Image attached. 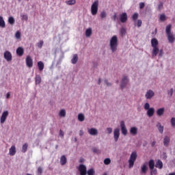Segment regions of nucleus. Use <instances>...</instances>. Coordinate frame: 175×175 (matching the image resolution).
<instances>
[{"instance_id":"f257e3e1","label":"nucleus","mask_w":175,"mask_h":175,"mask_svg":"<svg viewBox=\"0 0 175 175\" xmlns=\"http://www.w3.org/2000/svg\"><path fill=\"white\" fill-rule=\"evenodd\" d=\"M158 40L157 38H152L151 46L152 47V57H157L159 53V48L158 47Z\"/></svg>"},{"instance_id":"f03ea898","label":"nucleus","mask_w":175,"mask_h":175,"mask_svg":"<svg viewBox=\"0 0 175 175\" xmlns=\"http://www.w3.org/2000/svg\"><path fill=\"white\" fill-rule=\"evenodd\" d=\"M109 46L111 47V51L114 53L117 50V47L118 46V38H117V36H113L111 40H110V43Z\"/></svg>"},{"instance_id":"7ed1b4c3","label":"nucleus","mask_w":175,"mask_h":175,"mask_svg":"<svg viewBox=\"0 0 175 175\" xmlns=\"http://www.w3.org/2000/svg\"><path fill=\"white\" fill-rule=\"evenodd\" d=\"M99 8V1H95L91 6V14L92 16H96L98 14V10Z\"/></svg>"},{"instance_id":"20e7f679","label":"nucleus","mask_w":175,"mask_h":175,"mask_svg":"<svg viewBox=\"0 0 175 175\" xmlns=\"http://www.w3.org/2000/svg\"><path fill=\"white\" fill-rule=\"evenodd\" d=\"M137 158V153H136V152H133L129 160V167L130 169L133 166V165H135V162Z\"/></svg>"},{"instance_id":"39448f33","label":"nucleus","mask_w":175,"mask_h":175,"mask_svg":"<svg viewBox=\"0 0 175 175\" xmlns=\"http://www.w3.org/2000/svg\"><path fill=\"white\" fill-rule=\"evenodd\" d=\"M3 57L7 61V62H10L13 59V56L12 55V53L9 51H6L3 53Z\"/></svg>"},{"instance_id":"423d86ee","label":"nucleus","mask_w":175,"mask_h":175,"mask_svg":"<svg viewBox=\"0 0 175 175\" xmlns=\"http://www.w3.org/2000/svg\"><path fill=\"white\" fill-rule=\"evenodd\" d=\"M120 128L122 135H124V136H126V135H128V129H126V126H125V122H120Z\"/></svg>"},{"instance_id":"0eeeda50","label":"nucleus","mask_w":175,"mask_h":175,"mask_svg":"<svg viewBox=\"0 0 175 175\" xmlns=\"http://www.w3.org/2000/svg\"><path fill=\"white\" fill-rule=\"evenodd\" d=\"M78 170L80 172L81 175H86L87 174V167L85 165L81 164L79 166Z\"/></svg>"},{"instance_id":"6e6552de","label":"nucleus","mask_w":175,"mask_h":175,"mask_svg":"<svg viewBox=\"0 0 175 175\" xmlns=\"http://www.w3.org/2000/svg\"><path fill=\"white\" fill-rule=\"evenodd\" d=\"M26 65L27 68H32L33 66V60L31 56H27L26 57Z\"/></svg>"},{"instance_id":"1a4fd4ad","label":"nucleus","mask_w":175,"mask_h":175,"mask_svg":"<svg viewBox=\"0 0 175 175\" xmlns=\"http://www.w3.org/2000/svg\"><path fill=\"white\" fill-rule=\"evenodd\" d=\"M8 116H9V111H4L0 118V122L1 124H3L6 121V118H8Z\"/></svg>"},{"instance_id":"9d476101","label":"nucleus","mask_w":175,"mask_h":175,"mask_svg":"<svg viewBox=\"0 0 175 175\" xmlns=\"http://www.w3.org/2000/svg\"><path fill=\"white\" fill-rule=\"evenodd\" d=\"M128 77L124 76L122 79V83L120 85V88L121 90H124V88H125V87L126 86V84H128Z\"/></svg>"},{"instance_id":"9b49d317","label":"nucleus","mask_w":175,"mask_h":175,"mask_svg":"<svg viewBox=\"0 0 175 175\" xmlns=\"http://www.w3.org/2000/svg\"><path fill=\"white\" fill-rule=\"evenodd\" d=\"M120 20L122 23H126L128 21V14L126 12H123L120 15Z\"/></svg>"},{"instance_id":"f8f14e48","label":"nucleus","mask_w":175,"mask_h":175,"mask_svg":"<svg viewBox=\"0 0 175 175\" xmlns=\"http://www.w3.org/2000/svg\"><path fill=\"white\" fill-rule=\"evenodd\" d=\"M113 137L115 142H118V139H120V129H116L113 131Z\"/></svg>"},{"instance_id":"ddd939ff","label":"nucleus","mask_w":175,"mask_h":175,"mask_svg":"<svg viewBox=\"0 0 175 175\" xmlns=\"http://www.w3.org/2000/svg\"><path fill=\"white\" fill-rule=\"evenodd\" d=\"M88 133H90L92 136H96V135H98V129L95 128L89 129Z\"/></svg>"},{"instance_id":"4468645a","label":"nucleus","mask_w":175,"mask_h":175,"mask_svg":"<svg viewBox=\"0 0 175 175\" xmlns=\"http://www.w3.org/2000/svg\"><path fill=\"white\" fill-rule=\"evenodd\" d=\"M9 154L11 157H14V155H16V146H12L9 150Z\"/></svg>"},{"instance_id":"2eb2a0df","label":"nucleus","mask_w":175,"mask_h":175,"mask_svg":"<svg viewBox=\"0 0 175 175\" xmlns=\"http://www.w3.org/2000/svg\"><path fill=\"white\" fill-rule=\"evenodd\" d=\"M16 54L17 55H19V57H23V55H24V49H23V47H18L16 49Z\"/></svg>"},{"instance_id":"dca6fc26","label":"nucleus","mask_w":175,"mask_h":175,"mask_svg":"<svg viewBox=\"0 0 175 175\" xmlns=\"http://www.w3.org/2000/svg\"><path fill=\"white\" fill-rule=\"evenodd\" d=\"M146 99H151L154 96V92L152 90H149L146 92L145 95Z\"/></svg>"},{"instance_id":"f3484780","label":"nucleus","mask_w":175,"mask_h":175,"mask_svg":"<svg viewBox=\"0 0 175 175\" xmlns=\"http://www.w3.org/2000/svg\"><path fill=\"white\" fill-rule=\"evenodd\" d=\"M169 43H174V36L172 33L167 34Z\"/></svg>"},{"instance_id":"a211bd4d","label":"nucleus","mask_w":175,"mask_h":175,"mask_svg":"<svg viewBox=\"0 0 175 175\" xmlns=\"http://www.w3.org/2000/svg\"><path fill=\"white\" fill-rule=\"evenodd\" d=\"M130 133L133 136H136V135H137V127H131L130 129Z\"/></svg>"},{"instance_id":"6ab92c4d","label":"nucleus","mask_w":175,"mask_h":175,"mask_svg":"<svg viewBox=\"0 0 175 175\" xmlns=\"http://www.w3.org/2000/svg\"><path fill=\"white\" fill-rule=\"evenodd\" d=\"M154 113H155V109L154 108H150L147 111V116L148 117H152V116H154Z\"/></svg>"},{"instance_id":"aec40b11","label":"nucleus","mask_w":175,"mask_h":175,"mask_svg":"<svg viewBox=\"0 0 175 175\" xmlns=\"http://www.w3.org/2000/svg\"><path fill=\"white\" fill-rule=\"evenodd\" d=\"M155 167H157L158 169H162V167H163V163H162V161L157 160L155 164Z\"/></svg>"},{"instance_id":"412c9836","label":"nucleus","mask_w":175,"mask_h":175,"mask_svg":"<svg viewBox=\"0 0 175 175\" xmlns=\"http://www.w3.org/2000/svg\"><path fill=\"white\" fill-rule=\"evenodd\" d=\"M170 143V137L165 136L163 139V144L165 147H167L169 146V144Z\"/></svg>"},{"instance_id":"4be33fe9","label":"nucleus","mask_w":175,"mask_h":175,"mask_svg":"<svg viewBox=\"0 0 175 175\" xmlns=\"http://www.w3.org/2000/svg\"><path fill=\"white\" fill-rule=\"evenodd\" d=\"M67 159L65 155H62L60 158V164L62 165H66Z\"/></svg>"},{"instance_id":"5701e85b","label":"nucleus","mask_w":175,"mask_h":175,"mask_svg":"<svg viewBox=\"0 0 175 175\" xmlns=\"http://www.w3.org/2000/svg\"><path fill=\"white\" fill-rule=\"evenodd\" d=\"M37 65H38V69L40 72H42V70H43L44 69V64H43V62H42V61L38 62Z\"/></svg>"},{"instance_id":"b1692460","label":"nucleus","mask_w":175,"mask_h":175,"mask_svg":"<svg viewBox=\"0 0 175 175\" xmlns=\"http://www.w3.org/2000/svg\"><path fill=\"white\" fill-rule=\"evenodd\" d=\"M165 113V108H160L157 111V116H159V117H161V116H163V113Z\"/></svg>"},{"instance_id":"393cba45","label":"nucleus","mask_w":175,"mask_h":175,"mask_svg":"<svg viewBox=\"0 0 175 175\" xmlns=\"http://www.w3.org/2000/svg\"><path fill=\"white\" fill-rule=\"evenodd\" d=\"M6 27V24L5 23V21L3 20V17L0 16V27L5 28Z\"/></svg>"},{"instance_id":"a878e982","label":"nucleus","mask_w":175,"mask_h":175,"mask_svg":"<svg viewBox=\"0 0 175 175\" xmlns=\"http://www.w3.org/2000/svg\"><path fill=\"white\" fill-rule=\"evenodd\" d=\"M154 167H155V162L154 161V160L151 159V160L149 161L150 170L154 169Z\"/></svg>"},{"instance_id":"bb28decb","label":"nucleus","mask_w":175,"mask_h":175,"mask_svg":"<svg viewBox=\"0 0 175 175\" xmlns=\"http://www.w3.org/2000/svg\"><path fill=\"white\" fill-rule=\"evenodd\" d=\"M77 61H79V57L77 56V54H75L73 55V57L71 59V62L72 64H77Z\"/></svg>"},{"instance_id":"cd10ccee","label":"nucleus","mask_w":175,"mask_h":175,"mask_svg":"<svg viewBox=\"0 0 175 175\" xmlns=\"http://www.w3.org/2000/svg\"><path fill=\"white\" fill-rule=\"evenodd\" d=\"M92 35V29L91 28H88V29H86L85 31V36L87 38H90V36Z\"/></svg>"},{"instance_id":"c85d7f7f","label":"nucleus","mask_w":175,"mask_h":175,"mask_svg":"<svg viewBox=\"0 0 175 175\" xmlns=\"http://www.w3.org/2000/svg\"><path fill=\"white\" fill-rule=\"evenodd\" d=\"M165 32H166L167 35H170V33H172V25H168L166 27Z\"/></svg>"},{"instance_id":"c756f323","label":"nucleus","mask_w":175,"mask_h":175,"mask_svg":"<svg viewBox=\"0 0 175 175\" xmlns=\"http://www.w3.org/2000/svg\"><path fill=\"white\" fill-rule=\"evenodd\" d=\"M148 169V167H147V165H146V164H144L141 167L142 173H144V174H146V173H147Z\"/></svg>"},{"instance_id":"7c9ffc66","label":"nucleus","mask_w":175,"mask_h":175,"mask_svg":"<svg viewBox=\"0 0 175 175\" xmlns=\"http://www.w3.org/2000/svg\"><path fill=\"white\" fill-rule=\"evenodd\" d=\"M36 84H40L42 83V77L40 75H37L35 78Z\"/></svg>"},{"instance_id":"2f4dec72","label":"nucleus","mask_w":175,"mask_h":175,"mask_svg":"<svg viewBox=\"0 0 175 175\" xmlns=\"http://www.w3.org/2000/svg\"><path fill=\"white\" fill-rule=\"evenodd\" d=\"M85 119V117L84 116V115L83 113H79L78 115V120L81 122H83V121H84Z\"/></svg>"},{"instance_id":"473e14b6","label":"nucleus","mask_w":175,"mask_h":175,"mask_svg":"<svg viewBox=\"0 0 175 175\" xmlns=\"http://www.w3.org/2000/svg\"><path fill=\"white\" fill-rule=\"evenodd\" d=\"M157 126L160 133H163V126L161 125V123H158L157 124Z\"/></svg>"},{"instance_id":"72a5a7b5","label":"nucleus","mask_w":175,"mask_h":175,"mask_svg":"<svg viewBox=\"0 0 175 175\" xmlns=\"http://www.w3.org/2000/svg\"><path fill=\"white\" fill-rule=\"evenodd\" d=\"M27 150H28V144H25L22 146V152H27Z\"/></svg>"},{"instance_id":"f704fd0d","label":"nucleus","mask_w":175,"mask_h":175,"mask_svg":"<svg viewBox=\"0 0 175 175\" xmlns=\"http://www.w3.org/2000/svg\"><path fill=\"white\" fill-rule=\"evenodd\" d=\"M59 117H66V111L65 109H62L59 113Z\"/></svg>"},{"instance_id":"c9c22d12","label":"nucleus","mask_w":175,"mask_h":175,"mask_svg":"<svg viewBox=\"0 0 175 175\" xmlns=\"http://www.w3.org/2000/svg\"><path fill=\"white\" fill-rule=\"evenodd\" d=\"M8 23L11 25H13L15 23L14 18H13V16H10L8 18Z\"/></svg>"},{"instance_id":"e433bc0d","label":"nucleus","mask_w":175,"mask_h":175,"mask_svg":"<svg viewBox=\"0 0 175 175\" xmlns=\"http://www.w3.org/2000/svg\"><path fill=\"white\" fill-rule=\"evenodd\" d=\"M66 3L68 5H72L76 4V0H70L66 2Z\"/></svg>"},{"instance_id":"4c0bfd02","label":"nucleus","mask_w":175,"mask_h":175,"mask_svg":"<svg viewBox=\"0 0 175 175\" xmlns=\"http://www.w3.org/2000/svg\"><path fill=\"white\" fill-rule=\"evenodd\" d=\"M132 18L134 21H136V20L139 18V14H137V12L134 13L132 16Z\"/></svg>"},{"instance_id":"58836bf2","label":"nucleus","mask_w":175,"mask_h":175,"mask_svg":"<svg viewBox=\"0 0 175 175\" xmlns=\"http://www.w3.org/2000/svg\"><path fill=\"white\" fill-rule=\"evenodd\" d=\"M104 163L105 165H110V163H111V160L109 158L105 159Z\"/></svg>"},{"instance_id":"ea45409f","label":"nucleus","mask_w":175,"mask_h":175,"mask_svg":"<svg viewBox=\"0 0 175 175\" xmlns=\"http://www.w3.org/2000/svg\"><path fill=\"white\" fill-rule=\"evenodd\" d=\"M88 175H94L95 171L94 170V169L91 168L90 170H88Z\"/></svg>"},{"instance_id":"a19ab883","label":"nucleus","mask_w":175,"mask_h":175,"mask_svg":"<svg viewBox=\"0 0 175 175\" xmlns=\"http://www.w3.org/2000/svg\"><path fill=\"white\" fill-rule=\"evenodd\" d=\"M44 43V42H43V40H40V42L38 43V49H42V47H43Z\"/></svg>"},{"instance_id":"79ce46f5","label":"nucleus","mask_w":175,"mask_h":175,"mask_svg":"<svg viewBox=\"0 0 175 175\" xmlns=\"http://www.w3.org/2000/svg\"><path fill=\"white\" fill-rule=\"evenodd\" d=\"M125 33H126V30L125 29V28L122 27L120 29V34L122 35V36H124V35H125Z\"/></svg>"},{"instance_id":"37998d69","label":"nucleus","mask_w":175,"mask_h":175,"mask_svg":"<svg viewBox=\"0 0 175 175\" xmlns=\"http://www.w3.org/2000/svg\"><path fill=\"white\" fill-rule=\"evenodd\" d=\"M170 122L172 128H175V118H172Z\"/></svg>"},{"instance_id":"c03bdc74","label":"nucleus","mask_w":175,"mask_h":175,"mask_svg":"<svg viewBox=\"0 0 175 175\" xmlns=\"http://www.w3.org/2000/svg\"><path fill=\"white\" fill-rule=\"evenodd\" d=\"M150 175H155L157 174V173H158V171L157 170V169H152V170H150Z\"/></svg>"},{"instance_id":"a18cd8bd","label":"nucleus","mask_w":175,"mask_h":175,"mask_svg":"<svg viewBox=\"0 0 175 175\" xmlns=\"http://www.w3.org/2000/svg\"><path fill=\"white\" fill-rule=\"evenodd\" d=\"M15 37L16 39H20V38H21V33L20 31H16Z\"/></svg>"},{"instance_id":"49530a36","label":"nucleus","mask_w":175,"mask_h":175,"mask_svg":"<svg viewBox=\"0 0 175 175\" xmlns=\"http://www.w3.org/2000/svg\"><path fill=\"white\" fill-rule=\"evenodd\" d=\"M160 20H161V21H165V20H166V16L163 14H161Z\"/></svg>"},{"instance_id":"de8ad7c7","label":"nucleus","mask_w":175,"mask_h":175,"mask_svg":"<svg viewBox=\"0 0 175 175\" xmlns=\"http://www.w3.org/2000/svg\"><path fill=\"white\" fill-rule=\"evenodd\" d=\"M142 24H143V22L142 21V20L139 19L137 21V23L138 28H140V27H142Z\"/></svg>"},{"instance_id":"09e8293b","label":"nucleus","mask_w":175,"mask_h":175,"mask_svg":"<svg viewBox=\"0 0 175 175\" xmlns=\"http://www.w3.org/2000/svg\"><path fill=\"white\" fill-rule=\"evenodd\" d=\"M144 109H145V110H149V109H150V104L148 103H145Z\"/></svg>"},{"instance_id":"8fccbe9b","label":"nucleus","mask_w":175,"mask_h":175,"mask_svg":"<svg viewBox=\"0 0 175 175\" xmlns=\"http://www.w3.org/2000/svg\"><path fill=\"white\" fill-rule=\"evenodd\" d=\"M38 173L39 174H42L43 173V169H42L41 167H39L38 168Z\"/></svg>"},{"instance_id":"3c124183","label":"nucleus","mask_w":175,"mask_h":175,"mask_svg":"<svg viewBox=\"0 0 175 175\" xmlns=\"http://www.w3.org/2000/svg\"><path fill=\"white\" fill-rule=\"evenodd\" d=\"M100 18H106V12H101Z\"/></svg>"},{"instance_id":"603ef678","label":"nucleus","mask_w":175,"mask_h":175,"mask_svg":"<svg viewBox=\"0 0 175 175\" xmlns=\"http://www.w3.org/2000/svg\"><path fill=\"white\" fill-rule=\"evenodd\" d=\"M144 6H146V4H144V3H139V9H144Z\"/></svg>"},{"instance_id":"864d4df0","label":"nucleus","mask_w":175,"mask_h":175,"mask_svg":"<svg viewBox=\"0 0 175 175\" xmlns=\"http://www.w3.org/2000/svg\"><path fill=\"white\" fill-rule=\"evenodd\" d=\"M159 57H163V50L161 49L160 51H159L158 53Z\"/></svg>"},{"instance_id":"5fc2aeb1","label":"nucleus","mask_w":175,"mask_h":175,"mask_svg":"<svg viewBox=\"0 0 175 175\" xmlns=\"http://www.w3.org/2000/svg\"><path fill=\"white\" fill-rule=\"evenodd\" d=\"M93 152H95L96 154H98L99 152V149L97 148H94L92 149Z\"/></svg>"},{"instance_id":"6e6d98bb","label":"nucleus","mask_w":175,"mask_h":175,"mask_svg":"<svg viewBox=\"0 0 175 175\" xmlns=\"http://www.w3.org/2000/svg\"><path fill=\"white\" fill-rule=\"evenodd\" d=\"M107 131L109 135H110V133H111V132H113V129L109 127L107 129Z\"/></svg>"},{"instance_id":"4d7b16f0","label":"nucleus","mask_w":175,"mask_h":175,"mask_svg":"<svg viewBox=\"0 0 175 175\" xmlns=\"http://www.w3.org/2000/svg\"><path fill=\"white\" fill-rule=\"evenodd\" d=\"M22 20L27 21L28 20V16H27V15H23Z\"/></svg>"},{"instance_id":"13d9d810","label":"nucleus","mask_w":175,"mask_h":175,"mask_svg":"<svg viewBox=\"0 0 175 175\" xmlns=\"http://www.w3.org/2000/svg\"><path fill=\"white\" fill-rule=\"evenodd\" d=\"M64 131H62V130L59 131V136H62V137H64Z\"/></svg>"},{"instance_id":"bf43d9fd","label":"nucleus","mask_w":175,"mask_h":175,"mask_svg":"<svg viewBox=\"0 0 175 175\" xmlns=\"http://www.w3.org/2000/svg\"><path fill=\"white\" fill-rule=\"evenodd\" d=\"M162 8H163V3H161L159 5V10H161V9H162Z\"/></svg>"},{"instance_id":"052dcab7","label":"nucleus","mask_w":175,"mask_h":175,"mask_svg":"<svg viewBox=\"0 0 175 175\" xmlns=\"http://www.w3.org/2000/svg\"><path fill=\"white\" fill-rule=\"evenodd\" d=\"M105 84H107V87H109V85H111V83H109L107 79L105 80Z\"/></svg>"},{"instance_id":"680f3d73","label":"nucleus","mask_w":175,"mask_h":175,"mask_svg":"<svg viewBox=\"0 0 175 175\" xmlns=\"http://www.w3.org/2000/svg\"><path fill=\"white\" fill-rule=\"evenodd\" d=\"M83 135H84V132L82 130H81L79 131V136H83Z\"/></svg>"},{"instance_id":"e2e57ef3","label":"nucleus","mask_w":175,"mask_h":175,"mask_svg":"<svg viewBox=\"0 0 175 175\" xmlns=\"http://www.w3.org/2000/svg\"><path fill=\"white\" fill-rule=\"evenodd\" d=\"M6 98L7 99H9V98H10V92L7 93Z\"/></svg>"},{"instance_id":"0e129e2a","label":"nucleus","mask_w":175,"mask_h":175,"mask_svg":"<svg viewBox=\"0 0 175 175\" xmlns=\"http://www.w3.org/2000/svg\"><path fill=\"white\" fill-rule=\"evenodd\" d=\"M155 144H157V142L155 141L152 142V147H154V146H155Z\"/></svg>"},{"instance_id":"69168bd1","label":"nucleus","mask_w":175,"mask_h":175,"mask_svg":"<svg viewBox=\"0 0 175 175\" xmlns=\"http://www.w3.org/2000/svg\"><path fill=\"white\" fill-rule=\"evenodd\" d=\"M79 162H80V163H83V162H84V159H81L79 160Z\"/></svg>"},{"instance_id":"338daca9","label":"nucleus","mask_w":175,"mask_h":175,"mask_svg":"<svg viewBox=\"0 0 175 175\" xmlns=\"http://www.w3.org/2000/svg\"><path fill=\"white\" fill-rule=\"evenodd\" d=\"M100 83H101V80H100V79H98V85H100Z\"/></svg>"},{"instance_id":"774afa93","label":"nucleus","mask_w":175,"mask_h":175,"mask_svg":"<svg viewBox=\"0 0 175 175\" xmlns=\"http://www.w3.org/2000/svg\"><path fill=\"white\" fill-rule=\"evenodd\" d=\"M168 175H175V172L170 173Z\"/></svg>"}]
</instances>
